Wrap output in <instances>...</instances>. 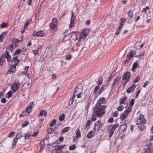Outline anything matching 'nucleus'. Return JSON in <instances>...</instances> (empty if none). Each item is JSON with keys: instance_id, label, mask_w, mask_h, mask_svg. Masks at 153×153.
<instances>
[{"instance_id": "nucleus-25", "label": "nucleus", "mask_w": 153, "mask_h": 153, "mask_svg": "<svg viewBox=\"0 0 153 153\" xmlns=\"http://www.w3.org/2000/svg\"><path fill=\"white\" fill-rule=\"evenodd\" d=\"M95 131H94V130L93 131V129L91 131H90V132L87 135V137L89 139H90L92 138L93 136V135L92 134V133H93V134H94Z\"/></svg>"}, {"instance_id": "nucleus-43", "label": "nucleus", "mask_w": 153, "mask_h": 153, "mask_svg": "<svg viewBox=\"0 0 153 153\" xmlns=\"http://www.w3.org/2000/svg\"><path fill=\"white\" fill-rule=\"evenodd\" d=\"M20 52L21 50L20 49L16 50V51L15 53H14V55H18L20 53Z\"/></svg>"}, {"instance_id": "nucleus-45", "label": "nucleus", "mask_w": 153, "mask_h": 153, "mask_svg": "<svg viewBox=\"0 0 153 153\" xmlns=\"http://www.w3.org/2000/svg\"><path fill=\"white\" fill-rule=\"evenodd\" d=\"M54 130V129L52 128H49L48 130V134H51L52 132Z\"/></svg>"}, {"instance_id": "nucleus-12", "label": "nucleus", "mask_w": 153, "mask_h": 153, "mask_svg": "<svg viewBox=\"0 0 153 153\" xmlns=\"http://www.w3.org/2000/svg\"><path fill=\"white\" fill-rule=\"evenodd\" d=\"M135 54V51H131L130 52L129 54L127 56V59L125 60L124 62L126 63L127 62L129 61L131 59V58L134 56Z\"/></svg>"}, {"instance_id": "nucleus-8", "label": "nucleus", "mask_w": 153, "mask_h": 153, "mask_svg": "<svg viewBox=\"0 0 153 153\" xmlns=\"http://www.w3.org/2000/svg\"><path fill=\"white\" fill-rule=\"evenodd\" d=\"M145 123V119L144 117V116L140 114L137 117V124H140L141 123L144 124Z\"/></svg>"}, {"instance_id": "nucleus-63", "label": "nucleus", "mask_w": 153, "mask_h": 153, "mask_svg": "<svg viewBox=\"0 0 153 153\" xmlns=\"http://www.w3.org/2000/svg\"><path fill=\"white\" fill-rule=\"evenodd\" d=\"M140 90H138L137 92V93H136V95L135 96V98H137L138 97V95H139V94L140 93Z\"/></svg>"}, {"instance_id": "nucleus-50", "label": "nucleus", "mask_w": 153, "mask_h": 153, "mask_svg": "<svg viewBox=\"0 0 153 153\" xmlns=\"http://www.w3.org/2000/svg\"><path fill=\"white\" fill-rule=\"evenodd\" d=\"M124 108V107L123 106H120L117 108V110L118 111H121Z\"/></svg>"}, {"instance_id": "nucleus-20", "label": "nucleus", "mask_w": 153, "mask_h": 153, "mask_svg": "<svg viewBox=\"0 0 153 153\" xmlns=\"http://www.w3.org/2000/svg\"><path fill=\"white\" fill-rule=\"evenodd\" d=\"M143 44H140V42H137L134 45V47L138 50L140 49L143 47Z\"/></svg>"}, {"instance_id": "nucleus-57", "label": "nucleus", "mask_w": 153, "mask_h": 153, "mask_svg": "<svg viewBox=\"0 0 153 153\" xmlns=\"http://www.w3.org/2000/svg\"><path fill=\"white\" fill-rule=\"evenodd\" d=\"M91 123V121L90 120H88L87 122V123L85 125V126L87 127L89 126L90 125Z\"/></svg>"}, {"instance_id": "nucleus-1", "label": "nucleus", "mask_w": 153, "mask_h": 153, "mask_svg": "<svg viewBox=\"0 0 153 153\" xmlns=\"http://www.w3.org/2000/svg\"><path fill=\"white\" fill-rule=\"evenodd\" d=\"M106 105L95 106V108L94 110V114L98 117H100L102 116L105 112V108L107 107Z\"/></svg>"}, {"instance_id": "nucleus-26", "label": "nucleus", "mask_w": 153, "mask_h": 153, "mask_svg": "<svg viewBox=\"0 0 153 153\" xmlns=\"http://www.w3.org/2000/svg\"><path fill=\"white\" fill-rule=\"evenodd\" d=\"M127 126L125 124H123L120 126V130L122 132H123L126 128Z\"/></svg>"}, {"instance_id": "nucleus-5", "label": "nucleus", "mask_w": 153, "mask_h": 153, "mask_svg": "<svg viewBox=\"0 0 153 153\" xmlns=\"http://www.w3.org/2000/svg\"><path fill=\"white\" fill-rule=\"evenodd\" d=\"M145 153H152L153 152V145L152 143H147L145 148Z\"/></svg>"}, {"instance_id": "nucleus-13", "label": "nucleus", "mask_w": 153, "mask_h": 153, "mask_svg": "<svg viewBox=\"0 0 153 153\" xmlns=\"http://www.w3.org/2000/svg\"><path fill=\"white\" fill-rule=\"evenodd\" d=\"M119 126V124H116L112 126V127L110 130V131L109 133V134L108 135V136L109 137H111L112 136V135L113 134L114 132V130L117 127H118Z\"/></svg>"}, {"instance_id": "nucleus-36", "label": "nucleus", "mask_w": 153, "mask_h": 153, "mask_svg": "<svg viewBox=\"0 0 153 153\" xmlns=\"http://www.w3.org/2000/svg\"><path fill=\"white\" fill-rule=\"evenodd\" d=\"M8 24L7 23H3L2 24H1L0 27L1 28H4L7 27L8 26Z\"/></svg>"}, {"instance_id": "nucleus-17", "label": "nucleus", "mask_w": 153, "mask_h": 153, "mask_svg": "<svg viewBox=\"0 0 153 153\" xmlns=\"http://www.w3.org/2000/svg\"><path fill=\"white\" fill-rule=\"evenodd\" d=\"M23 36H21L19 39L18 38L16 39L15 40L13 41V42L14 43L15 46L16 47H17L19 43L23 40Z\"/></svg>"}, {"instance_id": "nucleus-51", "label": "nucleus", "mask_w": 153, "mask_h": 153, "mask_svg": "<svg viewBox=\"0 0 153 153\" xmlns=\"http://www.w3.org/2000/svg\"><path fill=\"white\" fill-rule=\"evenodd\" d=\"M22 137V136L21 134H20V133H19L16 135V140H17L18 139L21 138Z\"/></svg>"}, {"instance_id": "nucleus-46", "label": "nucleus", "mask_w": 153, "mask_h": 153, "mask_svg": "<svg viewBox=\"0 0 153 153\" xmlns=\"http://www.w3.org/2000/svg\"><path fill=\"white\" fill-rule=\"evenodd\" d=\"M30 136V135L29 134H25V139H29Z\"/></svg>"}, {"instance_id": "nucleus-37", "label": "nucleus", "mask_w": 153, "mask_h": 153, "mask_svg": "<svg viewBox=\"0 0 153 153\" xmlns=\"http://www.w3.org/2000/svg\"><path fill=\"white\" fill-rule=\"evenodd\" d=\"M65 118V115L64 114H62L60 115L59 117V120L60 121H63Z\"/></svg>"}, {"instance_id": "nucleus-19", "label": "nucleus", "mask_w": 153, "mask_h": 153, "mask_svg": "<svg viewBox=\"0 0 153 153\" xmlns=\"http://www.w3.org/2000/svg\"><path fill=\"white\" fill-rule=\"evenodd\" d=\"M108 84L107 82H105V83L103 85L102 87H101L100 91L98 92V94H100L108 86Z\"/></svg>"}, {"instance_id": "nucleus-32", "label": "nucleus", "mask_w": 153, "mask_h": 153, "mask_svg": "<svg viewBox=\"0 0 153 153\" xmlns=\"http://www.w3.org/2000/svg\"><path fill=\"white\" fill-rule=\"evenodd\" d=\"M46 111L45 110H42L41 111L39 115L40 116L43 115L44 116H46L47 115Z\"/></svg>"}, {"instance_id": "nucleus-53", "label": "nucleus", "mask_w": 153, "mask_h": 153, "mask_svg": "<svg viewBox=\"0 0 153 153\" xmlns=\"http://www.w3.org/2000/svg\"><path fill=\"white\" fill-rule=\"evenodd\" d=\"M96 116L94 114V115H92V117H91L92 118L91 119V120L92 121H95L96 120L97 118L95 117Z\"/></svg>"}, {"instance_id": "nucleus-21", "label": "nucleus", "mask_w": 153, "mask_h": 153, "mask_svg": "<svg viewBox=\"0 0 153 153\" xmlns=\"http://www.w3.org/2000/svg\"><path fill=\"white\" fill-rule=\"evenodd\" d=\"M136 87L135 84H133L131 86L127 89L126 91L127 93H130L133 91Z\"/></svg>"}, {"instance_id": "nucleus-27", "label": "nucleus", "mask_w": 153, "mask_h": 153, "mask_svg": "<svg viewBox=\"0 0 153 153\" xmlns=\"http://www.w3.org/2000/svg\"><path fill=\"white\" fill-rule=\"evenodd\" d=\"M127 97L126 96H125L123 97H122L120 100V105L124 103L125 102L126 100Z\"/></svg>"}, {"instance_id": "nucleus-55", "label": "nucleus", "mask_w": 153, "mask_h": 153, "mask_svg": "<svg viewBox=\"0 0 153 153\" xmlns=\"http://www.w3.org/2000/svg\"><path fill=\"white\" fill-rule=\"evenodd\" d=\"M39 133V131L37 130L36 131L34 132L33 134L32 135V136L36 137V136Z\"/></svg>"}, {"instance_id": "nucleus-9", "label": "nucleus", "mask_w": 153, "mask_h": 153, "mask_svg": "<svg viewBox=\"0 0 153 153\" xmlns=\"http://www.w3.org/2000/svg\"><path fill=\"white\" fill-rule=\"evenodd\" d=\"M102 123H101L100 120L97 121L95 123L93 129V131H96V130L98 131L100 127H102Z\"/></svg>"}, {"instance_id": "nucleus-40", "label": "nucleus", "mask_w": 153, "mask_h": 153, "mask_svg": "<svg viewBox=\"0 0 153 153\" xmlns=\"http://www.w3.org/2000/svg\"><path fill=\"white\" fill-rule=\"evenodd\" d=\"M133 12L132 11L130 10L128 12V16L130 18H131L132 17Z\"/></svg>"}, {"instance_id": "nucleus-11", "label": "nucleus", "mask_w": 153, "mask_h": 153, "mask_svg": "<svg viewBox=\"0 0 153 153\" xmlns=\"http://www.w3.org/2000/svg\"><path fill=\"white\" fill-rule=\"evenodd\" d=\"M82 86L81 84H79L77 85L74 92V94L76 95L77 93V94L82 93Z\"/></svg>"}, {"instance_id": "nucleus-54", "label": "nucleus", "mask_w": 153, "mask_h": 153, "mask_svg": "<svg viewBox=\"0 0 153 153\" xmlns=\"http://www.w3.org/2000/svg\"><path fill=\"white\" fill-rule=\"evenodd\" d=\"M149 82L148 81H146L144 83L143 87L144 88H146V87L149 84Z\"/></svg>"}, {"instance_id": "nucleus-31", "label": "nucleus", "mask_w": 153, "mask_h": 153, "mask_svg": "<svg viewBox=\"0 0 153 153\" xmlns=\"http://www.w3.org/2000/svg\"><path fill=\"white\" fill-rule=\"evenodd\" d=\"M7 34L6 32H4L2 33L0 35V42H2L3 40V36H5Z\"/></svg>"}, {"instance_id": "nucleus-47", "label": "nucleus", "mask_w": 153, "mask_h": 153, "mask_svg": "<svg viewBox=\"0 0 153 153\" xmlns=\"http://www.w3.org/2000/svg\"><path fill=\"white\" fill-rule=\"evenodd\" d=\"M13 46L12 45H11L8 48H7V49H8L9 50L11 51L13 50Z\"/></svg>"}, {"instance_id": "nucleus-24", "label": "nucleus", "mask_w": 153, "mask_h": 153, "mask_svg": "<svg viewBox=\"0 0 153 153\" xmlns=\"http://www.w3.org/2000/svg\"><path fill=\"white\" fill-rule=\"evenodd\" d=\"M121 77L120 76H118L117 77L115 80L113 82L111 88V89H112L114 87V86L115 85V84H116V83L118 82L119 81L120 79H121Z\"/></svg>"}, {"instance_id": "nucleus-6", "label": "nucleus", "mask_w": 153, "mask_h": 153, "mask_svg": "<svg viewBox=\"0 0 153 153\" xmlns=\"http://www.w3.org/2000/svg\"><path fill=\"white\" fill-rule=\"evenodd\" d=\"M130 76V73L128 72H126L123 75L122 80L125 81V82L123 85L124 86H125L126 84L129 81Z\"/></svg>"}, {"instance_id": "nucleus-22", "label": "nucleus", "mask_w": 153, "mask_h": 153, "mask_svg": "<svg viewBox=\"0 0 153 153\" xmlns=\"http://www.w3.org/2000/svg\"><path fill=\"white\" fill-rule=\"evenodd\" d=\"M126 19L124 18H122L120 19V25L118 29H121L122 26L123 25L124 22H126Z\"/></svg>"}, {"instance_id": "nucleus-60", "label": "nucleus", "mask_w": 153, "mask_h": 153, "mask_svg": "<svg viewBox=\"0 0 153 153\" xmlns=\"http://www.w3.org/2000/svg\"><path fill=\"white\" fill-rule=\"evenodd\" d=\"M65 146V145L60 146H59L58 148H57V150H61V149L64 148Z\"/></svg>"}, {"instance_id": "nucleus-59", "label": "nucleus", "mask_w": 153, "mask_h": 153, "mask_svg": "<svg viewBox=\"0 0 153 153\" xmlns=\"http://www.w3.org/2000/svg\"><path fill=\"white\" fill-rule=\"evenodd\" d=\"M137 63L136 62L134 63L132 66V69H135L137 67Z\"/></svg>"}, {"instance_id": "nucleus-10", "label": "nucleus", "mask_w": 153, "mask_h": 153, "mask_svg": "<svg viewBox=\"0 0 153 153\" xmlns=\"http://www.w3.org/2000/svg\"><path fill=\"white\" fill-rule=\"evenodd\" d=\"M57 20L56 18H53L52 22L50 24V28L51 29H54L57 28Z\"/></svg>"}, {"instance_id": "nucleus-48", "label": "nucleus", "mask_w": 153, "mask_h": 153, "mask_svg": "<svg viewBox=\"0 0 153 153\" xmlns=\"http://www.w3.org/2000/svg\"><path fill=\"white\" fill-rule=\"evenodd\" d=\"M112 115L114 117H117L118 115V112L117 111H114Z\"/></svg>"}, {"instance_id": "nucleus-3", "label": "nucleus", "mask_w": 153, "mask_h": 153, "mask_svg": "<svg viewBox=\"0 0 153 153\" xmlns=\"http://www.w3.org/2000/svg\"><path fill=\"white\" fill-rule=\"evenodd\" d=\"M11 56L9 54L8 51H6L2 54L0 57V65H2L3 62L5 60V58L6 59L7 61H9L11 59Z\"/></svg>"}, {"instance_id": "nucleus-33", "label": "nucleus", "mask_w": 153, "mask_h": 153, "mask_svg": "<svg viewBox=\"0 0 153 153\" xmlns=\"http://www.w3.org/2000/svg\"><path fill=\"white\" fill-rule=\"evenodd\" d=\"M12 92L11 91H10L6 94V97L8 98H9L12 97Z\"/></svg>"}, {"instance_id": "nucleus-49", "label": "nucleus", "mask_w": 153, "mask_h": 153, "mask_svg": "<svg viewBox=\"0 0 153 153\" xmlns=\"http://www.w3.org/2000/svg\"><path fill=\"white\" fill-rule=\"evenodd\" d=\"M29 124V122L28 121H25L24 123L22 124V127H24L27 126Z\"/></svg>"}, {"instance_id": "nucleus-16", "label": "nucleus", "mask_w": 153, "mask_h": 153, "mask_svg": "<svg viewBox=\"0 0 153 153\" xmlns=\"http://www.w3.org/2000/svg\"><path fill=\"white\" fill-rule=\"evenodd\" d=\"M19 84H20V83L18 82L16 83H14L13 85L11 87V88L14 93L19 88Z\"/></svg>"}, {"instance_id": "nucleus-42", "label": "nucleus", "mask_w": 153, "mask_h": 153, "mask_svg": "<svg viewBox=\"0 0 153 153\" xmlns=\"http://www.w3.org/2000/svg\"><path fill=\"white\" fill-rule=\"evenodd\" d=\"M76 148V146L75 145H73L72 146H70L69 147V149L70 150H73Z\"/></svg>"}, {"instance_id": "nucleus-62", "label": "nucleus", "mask_w": 153, "mask_h": 153, "mask_svg": "<svg viewBox=\"0 0 153 153\" xmlns=\"http://www.w3.org/2000/svg\"><path fill=\"white\" fill-rule=\"evenodd\" d=\"M39 52V51L38 50H35L33 51V53L35 55L38 54Z\"/></svg>"}, {"instance_id": "nucleus-28", "label": "nucleus", "mask_w": 153, "mask_h": 153, "mask_svg": "<svg viewBox=\"0 0 153 153\" xmlns=\"http://www.w3.org/2000/svg\"><path fill=\"white\" fill-rule=\"evenodd\" d=\"M16 65H15L13 66H11L9 68L8 70V72H11L13 73L16 70Z\"/></svg>"}, {"instance_id": "nucleus-34", "label": "nucleus", "mask_w": 153, "mask_h": 153, "mask_svg": "<svg viewBox=\"0 0 153 153\" xmlns=\"http://www.w3.org/2000/svg\"><path fill=\"white\" fill-rule=\"evenodd\" d=\"M75 133L76 137H79L81 135V133L79 129H77Z\"/></svg>"}, {"instance_id": "nucleus-52", "label": "nucleus", "mask_w": 153, "mask_h": 153, "mask_svg": "<svg viewBox=\"0 0 153 153\" xmlns=\"http://www.w3.org/2000/svg\"><path fill=\"white\" fill-rule=\"evenodd\" d=\"M134 99H133L131 100V101L129 103V105H130L131 106H132L134 105Z\"/></svg>"}, {"instance_id": "nucleus-56", "label": "nucleus", "mask_w": 153, "mask_h": 153, "mask_svg": "<svg viewBox=\"0 0 153 153\" xmlns=\"http://www.w3.org/2000/svg\"><path fill=\"white\" fill-rule=\"evenodd\" d=\"M71 58V55H67L65 57V59L67 60H69Z\"/></svg>"}, {"instance_id": "nucleus-23", "label": "nucleus", "mask_w": 153, "mask_h": 153, "mask_svg": "<svg viewBox=\"0 0 153 153\" xmlns=\"http://www.w3.org/2000/svg\"><path fill=\"white\" fill-rule=\"evenodd\" d=\"M32 22L31 19H28L25 22L24 25V29H26L28 25L30 24Z\"/></svg>"}, {"instance_id": "nucleus-39", "label": "nucleus", "mask_w": 153, "mask_h": 153, "mask_svg": "<svg viewBox=\"0 0 153 153\" xmlns=\"http://www.w3.org/2000/svg\"><path fill=\"white\" fill-rule=\"evenodd\" d=\"M100 88V86L99 85H97L94 88V91H93V94H95L97 92V91L98 89H99Z\"/></svg>"}, {"instance_id": "nucleus-2", "label": "nucleus", "mask_w": 153, "mask_h": 153, "mask_svg": "<svg viewBox=\"0 0 153 153\" xmlns=\"http://www.w3.org/2000/svg\"><path fill=\"white\" fill-rule=\"evenodd\" d=\"M89 32V29H83L79 33V35L76 38L75 40H78L79 42L82 41L87 36Z\"/></svg>"}, {"instance_id": "nucleus-35", "label": "nucleus", "mask_w": 153, "mask_h": 153, "mask_svg": "<svg viewBox=\"0 0 153 153\" xmlns=\"http://www.w3.org/2000/svg\"><path fill=\"white\" fill-rule=\"evenodd\" d=\"M102 77H100L97 81V85L100 86L102 84Z\"/></svg>"}, {"instance_id": "nucleus-7", "label": "nucleus", "mask_w": 153, "mask_h": 153, "mask_svg": "<svg viewBox=\"0 0 153 153\" xmlns=\"http://www.w3.org/2000/svg\"><path fill=\"white\" fill-rule=\"evenodd\" d=\"M131 108L129 107L124 113L121 114L120 118L121 120H123L127 117L128 114L131 112Z\"/></svg>"}, {"instance_id": "nucleus-38", "label": "nucleus", "mask_w": 153, "mask_h": 153, "mask_svg": "<svg viewBox=\"0 0 153 153\" xmlns=\"http://www.w3.org/2000/svg\"><path fill=\"white\" fill-rule=\"evenodd\" d=\"M70 129V127H67L64 128L62 130V133H65L68 131Z\"/></svg>"}, {"instance_id": "nucleus-58", "label": "nucleus", "mask_w": 153, "mask_h": 153, "mask_svg": "<svg viewBox=\"0 0 153 153\" xmlns=\"http://www.w3.org/2000/svg\"><path fill=\"white\" fill-rule=\"evenodd\" d=\"M140 78L138 76H137L136 78L134 80V83L137 82L140 80Z\"/></svg>"}, {"instance_id": "nucleus-41", "label": "nucleus", "mask_w": 153, "mask_h": 153, "mask_svg": "<svg viewBox=\"0 0 153 153\" xmlns=\"http://www.w3.org/2000/svg\"><path fill=\"white\" fill-rule=\"evenodd\" d=\"M56 122V120H53L51 122L50 124V126L51 127L53 126L55 124Z\"/></svg>"}, {"instance_id": "nucleus-64", "label": "nucleus", "mask_w": 153, "mask_h": 153, "mask_svg": "<svg viewBox=\"0 0 153 153\" xmlns=\"http://www.w3.org/2000/svg\"><path fill=\"white\" fill-rule=\"evenodd\" d=\"M1 102L4 103L6 102V99L5 98H2L1 100Z\"/></svg>"}, {"instance_id": "nucleus-15", "label": "nucleus", "mask_w": 153, "mask_h": 153, "mask_svg": "<svg viewBox=\"0 0 153 153\" xmlns=\"http://www.w3.org/2000/svg\"><path fill=\"white\" fill-rule=\"evenodd\" d=\"M45 34V33L41 30L38 32L34 31L33 33V35L35 36H40L41 37L44 36Z\"/></svg>"}, {"instance_id": "nucleus-44", "label": "nucleus", "mask_w": 153, "mask_h": 153, "mask_svg": "<svg viewBox=\"0 0 153 153\" xmlns=\"http://www.w3.org/2000/svg\"><path fill=\"white\" fill-rule=\"evenodd\" d=\"M15 134V132L14 131H11L8 134V137H12Z\"/></svg>"}, {"instance_id": "nucleus-61", "label": "nucleus", "mask_w": 153, "mask_h": 153, "mask_svg": "<svg viewBox=\"0 0 153 153\" xmlns=\"http://www.w3.org/2000/svg\"><path fill=\"white\" fill-rule=\"evenodd\" d=\"M116 73L114 72V71H113L111 74L110 76V78H112L115 75Z\"/></svg>"}, {"instance_id": "nucleus-4", "label": "nucleus", "mask_w": 153, "mask_h": 153, "mask_svg": "<svg viewBox=\"0 0 153 153\" xmlns=\"http://www.w3.org/2000/svg\"><path fill=\"white\" fill-rule=\"evenodd\" d=\"M33 105V102H30L29 106L26 108L25 110L22 112V114L21 115L23 117H25L29 115L31 112Z\"/></svg>"}, {"instance_id": "nucleus-30", "label": "nucleus", "mask_w": 153, "mask_h": 153, "mask_svg": "<svg viewBox=\"0 0 153 153\" xmlns=\"http://www.w3.org/2000/svg\"><path fill=\"white\" fill-rule=\"evenodd\" d=\"M52 153H63V152L62 150H57L56 148L53 149L52 151Z\"/></svg>"}, {"instance_id": "nucleus-29", "label": "nucleus", "mask_w": 153, "mask_h": 153, "mask_svg": "<svg viewBox=\"0 0 153 153\" xmlns=\"http://www.w3.org/2000/svg\"><path fill=\"white\" fill-rule=\"evenodd\" d=\"M18 57L17 56L14 57L12 59L15 62V65H17L20 62V60L18 59Z\"/></svg>"}, {"instance_id": "nucleus-14", "label": "nucleus", "mask_w": 153, "mask_h": 153, "mask_svg": "<svg viewBox=\"0 0 153 153\" xmlns=\"http://www.w3.org/2000/svg\"><path fill=\"white\" fill-rule=\"evenodd\" d=\"M106 99L104 97H101L100 98V99H99L98 100L97 103V106H98L99 105V106L100 105L102 104H103L104 103H106Z\"/></svg>"}, {"instance_id": "nucleus-18", "label": "nucleus", "mask_w": 153, "mask_h": 153, "mask_svg": "<svg viewBox=\"0 0 153 153\" xmlns=\"http://www.w3.org/2000/svg\"><path fill=\"white\" fill-rule=\"evenodd\" d=\"M76 16L74 15V13L73 12H72L71 17V19L70 24L69 25V27L71 28L72 27L73 24L74 22V19L75 18Z\"/></svg>"}]
</instances>
